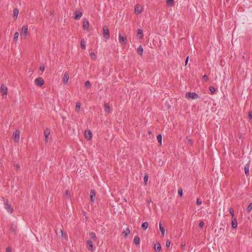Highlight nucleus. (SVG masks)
I'll return each mask as SVG.
<instances>
[{"label": "nucleus", "mask_w": 252, "mask_h": 252, "mask_svg": "<svg viewBox=\"0 0 252 252\" xmlns=\"http://www.w3.org/2000/svg\"><path fill=\"white\" fill-rule=\"evenodd\" d=\"M166 4L168 5H173L174 4V0H166Z\"/></svg>", "instance_id": "34"}, {"label": "nucleus", "mask_w": 252, "mask_h": 252, "mask_svg": "<svg viewBox=\"0 0 252 252\" xmlns=\"http://www.w3.org/2000/svg\"><path fill=\"white\" fill-rule=\"evenodd\" d=\"M87 247L89 250L91 251H94L93 244V242L91 240H88L87 241Z\"/></svg>", "instance_id": "12"}, {"label": "nucleus", "mask_w": 252, "mask_h": 252, "mask_svg": "<svg viewBox=\"0 0 252 252\" xmlns=\"http://www.w3.org/2000/svg\"><path fill=\"white\" fill-rule=\"evenodd\" d=\"M137 51H138V53L140 54V55H142V53H143V49L142 47V46H140L138 48H137Z\"/></svg>", "instance_id": "33"}, {"label": "nucleus", "mask_w": 252, "mask_h": 252, "mask_svg": "<svg viewBox=\"0 0 252 252\" xmlns=\"http://www.w3.org/2000/svg\"><path fill=\"white\" fill-rule=\"evenodd\" d=\"M203 79L205 81H207L208 80V77L206 75H204L203 76Z\"/></svg>", "instance_id": "49"}, {"label": "nucleus", "mask_w": 252, "mask_h": 252, "mask_svg": "<svg viewBox=\"0 0 252 252\" xmlns=\"http://www.w3.org/2000/svg\"><path fill=\"white\" fill-rule=\"evenodd\" d=\"M154 249L156 252H158L161 250V246L159 243H156L154 245Z\"/></svg>", "instance_id": "18"}, {"label": "nucleus", "mask_w": 252, "mask_h": 252, "mask_svg": "<svg viewBox=\"0 0 252 252\" xmlns=\"http://www.w3.org/2000/svg\"><path fill=\"white\" fill-rule=\"evenodd\" d=\"M188 61H189V57H188L186 60H185V63H188Z\"/></svg>", "instance_id": "52"}, {"label": "nucleus", "mask_w": 252, "mask_h": 252, "mask_svg": "<svg viewBox=\"0 0 252 252\" xmlns=\"http://www.w3.org/2000/svg\"><path fill=\"white\" fill-rule=\"evenodd\" d=\"M157 140L159 142V144L161 145V141H162V135H161V134H159L158 135V136L157 137Z\"/></svg>", "instance_id": "31"}, {"label": "nucleus", "mask_w": 252, "mask_h": 252, "mask_svg": "<svg viewBox=\"0 0 252 252\" xmlns=\"http://www.w3.org/2000/svg\"><path fill=\"white\" fill-rule=\"evenodd\" d=\"M82 16V12L79 11H76L75 12V19L76 20H79L81 18Z\"/></svg>", "instance_id": "15"}, {"label": "nucleus", "mask_w": 252, "mask_h": 252, "mask_svg": "<svg viewBox=\"0 0 252 252\" xmlns=\"http://www.w3.org/2000/svg\"><path fill=\"white\" fill-rule=\"evenodd\" d=\"M80 44H81V47L82 49H85L86 48V42L85 41V40L84 39H82L81 40V43H80Z\"/></svg>", "instance_id": "30"}, {"label": "nucleus", "mask_w": 252, "mask_h": 252, "mask_svg": "<svg viewBox=\"0 0 252 252\" xmlns=\"http://www.w3.org/2000/svg\"><path fill=\"white\" fill-rule=\"evenodd\" d=\"M90 237L91 239H93L94 241H96L97 240V237L95 235V234L94 232H90L89 233Z\"/></svg>", "instance_id": "22"}, {"label": "nucleus", "mask_w": 252, "mask_h": 252, "mask_svg": "<svg viewBox=\"0 0 252 252\" xmlns=\"http://www.w3.org/2000/svg\"><path fill=\"white\" fill-rule=\"evenodd\" d=\"M85 86L88 88H90L91 87V83L89 81H87L85 83Z\"/></svg>", "instance_id": "36"}, {"label": "nucleus", "mask_w": 252, "mask_h": 252, "mask_svg": "<svg viewBox=\"0 0 252 252\" xmlns=\"http://www.w3.org/2000/svg\"><path fill=\"white\" fill-rule=\"evenodd\" d=\"M90 56L93 59H95L96 58V56H95V55L94 53L93 52H91L90 53Z\"/></svg>", "instance_id": "46"}, {"label": "nucleus", "mask_w": 252, "mask_h": 252, "mask_svg": "<svg viewBox=\"0 0 252 252\" xmlns=\"http://www.w3.org/2000/svg\"><path fill=\"white\" fill-rule=\"evenodd\" d=\"M249 117L250 118V119H252V111H250L249 112Z\"/></svg>", "instance_id": "50"}, {"label": "nucleus", "mask_w": 252, "mask_h": 252, "mask_svg": "<svg viewBox=\"0 0 252 252\" xmlns=\"http://www.w3.org/2000/svg\"><path fill=\"white\" fill-rule=\"evenodd\" d=\"M143 7L140 5H136L135 7V13L136 14L141 13L143 11Z\"/></svg>", "instance_id": "8"}, {"label": "nucleus", "mask_w": 252, "mask_h": 252, "mask_svg": "<svg viewBox=\"0 0 252 252\" xmlns=\"http://www.w3.org/2000/svg\"><path fill=\"white\" fill-rule=\"evenodd\" d=\"M138 35H140V36L139 37L140 39H141L143 37V30L141 29H138V32H137Z\"/></svg>", "instance_id": "32"}, {"label": "nucleus", "mask_w": 252, "mask_h": 252, "mask_svg": "<svg viewBox=\"0 0 252 252\" xmlns=\"http://www.w3.org/2000/svg\"><path fill=\"white\" fill-rule=\"evenodd\" d=\"M130 230L128 228H127L125 230L122 232V234L124 235L125 238H126L127 236L130 234Z\"/></svg>", "instance_id": "19"}, {"label": "nucleus", "mask_w": 252, "mask_h": 252, "mask_svg": "<svg viewBox=\"0 0 252 252\" xmlns=\"http://www.w3.org/2000/svg\"><path fill=\"white\" fill-rule=\"evenodd\" d=\"M150 201H151V200H148V202H150Z\"/></svg>", "instance_id": "56"}, {"label": "nucleus", "mask_w": 252, "mask_h": 252, "mask_svg": "<svg viewBox=\"0 0 252 252\" xmlns=\"http://www.w3.org/2000/svg\"><path fill=\"white\" fill-rule=\"evenodd\" d=\"M196 204L197 205H200L202 204V201L199 198H197L196 200Z\"/></svg>", "instance_id": "45"}, {"label": "nucleus", "mask_w": 252, "mask_h": 252, "mask_svg": "<svg viewBox=\"0 0 252 252\" xmlns=\"http://www.w3.org/2000/svg\"><path fill=\"white\" fill-rule=\"evenodd\" d=\"M178 194L180 195V196H182L183 195V190L181 188L179 189H178Z\"/></svg>", "instance_id": "40"}, {"label": "nucleus", "mask_w": 252, "mask_h": 252, "mask_svg": "<svg viewBox=\"0 0 252 252\" xmlns=\"http://www.w3.org/2000/svg\"><path fill=\"white\" fill-rule=\"evenodd\" d=\"M159 230L161 232L162 236H164L165 233V229L160 223H159Z\"/></svg>", "instance_id": "29"}, {"label": "nucleus", "mask_w": 252, "mask_h": 252, "mask_svg": "<svg viewBox=\"0 0 252 252\" xmlns=\"http://www.w3.org/2000/svg\"><path fill=\"white\" fill-rule=\"evenodd\" d=\"M209 90L212 94H214L216 92V89L213 86L209 87Z\"/></svg>", "instance_id": "35"}, {"label": "nucleus", "mask_w": 252, "mask_h": 252, "mask_svg": "<svg viewBox=\"0 0 252 252\" xmlns=\"http://www.w3.org/2000/svg\"><path fill=\"white\" fill-rule=\"evenodd\" d=\"M17 227L14 224H12L10 226V231H12L13 233H15Z\"/></svg>", "instance_id": "28"}, {"label": "nucleus", "mask_w": 252, "mask_h": 252, "mask_svg": "<svg viewBox=\"0 0 252 252\" xmlns=\"http://www.w3.org/2000/svg\"><path fill=\"white\" fill-rule=\"evenodd\" d=\"M81 108V103L79 102H77L75 106V111L78 112L80 111Z\"/></svg>", "instance_id": "25"}, {"label": "nucleus", "mask_w": 252, "mask_h": 252, "mask_svg": "<svg viewBox=\"0 0 252 252\" xmlns=\"http://www.w3.org/2000/svg\"><path fill=\"white\" fill-rule=\"evenodd\" d=\"M3 199L4 201V208L6 210L7 212L12 213L13 211V208L11 204H9L8 200L4 199V198H3Z\"/></svg>", "instance_id": "1"}, {"label": "nucleus", "mask_w": 252, "mask_h": 252, "mask_svg": "<svg viewBox=\"0 0 252 252\" xmlns=\"http://www.w3.org/2000/svg\"><path fill=\"white\" fill-rule=\"evenodd\" d=\"M126 37L122 36L121 34L119 35V42L124 45L126 44Z\"/></svg>", "instance_id": "10"}, {"label": "nucleus", "mask_w": 252, "mask_h": 252, "mask_svg": "<svg viewBox=\"0 0 252 252\" xmlns=\"http://www.w3.org/2000/svg\"><path fill=\"white\" fill-rule=\"evenodd\" d=\"M133 242L135 245H139L140 243V238L138 236H135L134 238Z\"/></svg>", "instance_id": "24"}, {"label": "nucleus", "mask_w": 252, "mask_h": 252, "mask_svg": "<svg viewBox=\"0 0 252 252\" xmlns=\"http://www.w3.org/2000/svg\"><path fill=\"white\" fill-rule=\"evenodd\" d=\"M204 222H203V221H200L199 222V227H200V228L203 227V226H204Z\"/></svg>", "instance_id": "47"}, {"label": "nucleus", "mask_w": 252, "mask_h": 252, "mask_svg": "<svg viewBox=\"0 0 252 252\" xmlns=\"http://www.w3.org/2000/svg\"><path fill=\"white\" fill-rule=\"evenodd\" d=\"M83 26L84 30H87L89 27V23L88 20L84 19Z\"/></svg>", "instance_id": "16"}, {"label": "nucleus", "mask_w": 252, "mask_h": 252, "mask_svg": "<svg viewBox=\"0 0 252 252\" xmlns=\"http://www.w3.org/2000/svg\"><path fill=\"white\" fill-rule=\"evenodd\" d=\"M50 133V130L48 128H46L44 130V135H45V141L46 143H47L49 140V135Z\"/></svg>", "instance_id": "6"}, {"label": "nucleus", "mask_w": 252, "mask_h": 252, "mask_svg": "<svg viewBox=\"0 0 252 252\" xmlns=\"http://www.w3.org/2000/svg\"><path fill=\"white\" fill-rule=\"evenodd\" d=\"M28 26H23L22 28L21 34H23L25 36H27L28 34Z\"/></svg>", "instance_id": "14"}, {"label": "nucleus", "mask_w": 252, "mask_h": 252, "mask_svg": "<svg viewBox=\"0 0 252 252\" xmlns=\"http://www.w3.org/2000/svg\"><path fill=\"white\" fill-rule=\"evenodd\" d=\"M20 132L19 130H16L13 134V137L15 142L17 143L19 141Z\"/></svg>", "instance_id": "4"}, {"label": "nucleus", "mask_w": 252, "mask_h": 252, "mask_svg": "<svg viewBox=\"0 0 252 252\" xmlns=\"http://www.w3.org/2000/svg\"><path fill=\"white\" fill-rule=\"evenodd\" d=\"M148 223L147 222H145L142 223L141 227L143 230H145L148 228Z\"/></svg>", "instance_id": "26"}, {"label": "nucleus", "mask_w": 252, "mask_h": 252, "mask_svg": "<svg viewBox=\"0 0 252 252\" xmlns=\"http://www.w3.org/2000/svg\"><path fill=\"white\" fill-rule=\"evenodd\" d=\"M44 81L41 77H38L35 80V84L38 86H41L44 84Z\"/></svg>", "instance_id": "5"}, {"label": "nucleus", "mask_w": 252, "mask_h": 252, "mask_svg": "<svg viewBox=\"0 0 252 252\" xmlns=\"http://www.w3.org/2000/svg\"><path fill=\"white\" fill-rule=\"evenodd\" d=\"M252 210V203H250L247 208V210L248 212H250Z\"/></svg>", "instance_id": "39"}, {"label": "nucleus", "mask_w": 252, "mask_h": 252, "mask_svg": "<svg viewBox=\"0 0 252 252\" xmlns=\"http://www.w3.org/2000/svg\"><path fill=\"white\" fill-rule=\"evenodd\" d=\"M150 201H151V200H148V202H150Z\"/></svg>", "instance_id": "55"}, {"label": "nucleus", "mask_w": 252, "mask_h": 252, "mask_svg": "<svg viewBox=\"0 0 252 252\" xmlns=\"http://www.w3.org/2000/svg\"><path fill=\"white\" fill-rule=\"evenodd\" d=\"M69 73L67 72H65L63 76V82L64 84H66L69 79Z\"/></svg>", "instance_id": "13"}, {"label": "nucleus", "mask_w": 252, "mask_h": 252, "mask_svg": "<svg viewBox=\"0 0 252 252\" xmlns=\"http://www.w3.org/2000/svg\"><path fill=\"white\" fill-rule=\"evenodd\" d=\"M189 143L190 145L192 144V141L191 139H189L188 140Z\"/></svg>", "instance_id": "51"}, {"label": "nucleus", "mask_w": 252, "mask_h": 252, "mask_svg": "<svg viewBox=\"0 0 252 252\" xmlns=\"http://www.w3.org/2000/svg\"><path fill=\"white\" fill-rule=\"evenodd\" d=\"M18 13H19V10L17 8H14L13 9V17L15 19H17Z\"/></svg>", "instance_id": "23"}, {"label": "nucleus", "mask_w": 252, "mask_h": 252, "mask_svg": "<svg viewBox=\"0 0 252 252\" xmlns=\"http://www.w3.org/2000/svg\"><path fill=\"white\" fill-rule=\"evenodd\" d=\"M90 200L92 203H94L95 199V191L94 189H92L90 191Z\"/></svg>", "instance_id": "7"}, {"label": "nucleus", "mask_w": 252, "mask_h": 252, "mask_svg": "<svg viewBox=\"0 0 252 252\" xmlns=\"http://www.w3.org/2000/svg\"><path fill=\"white\" fill-rule=\"evenodd\" d=\"M148 180V174H145L144 176V181L145 185L147 184Z\"/></svg>", "instance_id": "37"}, {"label": "nucleus", "mask_w": 252, "mask_h": 252, "mask_svg": "<svg viewBox=\"0 0 252 252\" xmlns=\"http://www.w3.org/2000/svg\"><path fill=\"white\" fill-rule=\"evenodd\" d=\"M237 227V222L235 218H232V227L236 228Z\"/></svg>", "instance_id": "17"}, {"label": "nucleus", "mask_w": 252, "mask_h": 252, "mask_svg": "<svg viewBox=\"0 0 252 252\" xmlns=\"http://www.w3.org/2000/svg\"><path fill=\"white\" fill-rule=\"evenodd\" d=\"M229 212L231 215L232 216V218H234V211L232 208H230Z\"/></svg>", "instance_id": "41"}, {"label": "nucleus", "mask_w": 252, "mask_h": 252, "mask_svg": "<svg viewBox=\"0 0 252 252\" xmlns=\"http://www.w3.org/2000/svg\"><path fill=\"white\" fill-rule=\"evenodd\" d=\"M186 97L188 99L191 98L192 99H195L199 98L198 95L195 93H189L188 92L186 94Z\"/></svg>", "instance_id": "2"}, {"label": "nucleus", "mask_w": 252, "mask_h": 252, "mask_svg": "<svg viewBox=\"0 0 252 252\" xmlns=\"http://www.w3.org/2000/svg\"><path fill=\"white\" fill-rule=\"evenodd\" d=\"M150 201H151V200H148V202H150Z\"/></svg>", "instance_id": "54"}, {"label": "nucleus", "mask_w": 252, "mask_h": 252, "mask_svg": "<svg viewBox=\"0 0 252 252\" xmlns=\"http://www.w3.org/2000/svg\"><path fill=\"white\" fill-rule=\"evenodd\" d=\"M19 37V33L18 32H16L14 34L13 40L15 42H17Z\"/></svg>", "instance_id": "27"}, {"label": "nucleus", "mask_w": 252, "mask_h": 252, "mask_svg": "<svg viewBox=\"0 0 252 252\" xmlns=\"http://www.w3.org/2000/svg\"><path fill=\"white\" fill-rule=\"evenodd\" d=\"M15 167L16 168V170H18V169L19 168V166L18 165H15Z\"/></svg>", "instance_id": "53"}, {"label": "nucleus", "mask_w": 252, "mask_h": 252, "mask_svg": "<svg viewBox=\"0 0 252 252\" xmlns=\"http://www.w3.org/2000/svg\"><path fill=\"white\" fill-rule=\"evenodd\" d=\"M85 136L87 140H90L92 137V133L90 130H86L85 131Z\"/></svg>", "instance_id": "11"}, {"label": "nucleus", "mask_w": 252, "mask_h": 252, "mask_svg": "<svg viewBox=\"0 0 252 252\" xmlns=\"http://www.w3.org/2000/svg\"><path fill=\"white\" fill-rule=\"evenodd\" d=\"M110 107L108 103H105L104 104V111L105 112L109 113L110 112Z\"/></svg>", "instance_id": "20"}, {"label": "nucleus", "mask_w": 252, "mask_h": 252, "mask_svg": "<svg viewBox=\"0 0 252 252\" xmlns=\"http://www.w3.org/2000/svg\"><path fill=\"white\" fill-rule=\"evenodd\" d=\"M65 194L67 197L69 198L70 196L69 191L68 190H66L65 192Z\"/></svg>", "instance_id": "43"}, {"label": "nucleus", "mask_w": 252, "mask_h": 252, "mask_svg": "<svg viewBox=\"0 0 252 252\" xmlns=\"http://www.w3.org/2000/svg\"><path fill=\"white\" fill-rule=\"evenodd\" d=\"M250 163H247L244 167V171L246 175H248L249 173Z\"/></svg>", "instance_id": "21"}, {"label": "nucleus", "mask_w": 252, "mask_h": 252, "mask_svg": "<svg viewBox=\"0 0 252 252\" xmlns=\"http://www.w3.org/2000/svg\"><path fill=\"white\" fill-rule=\"evenodd\" d=\"M61 233H62V237L63 238H64L66 239H67L66 234L65 233H64L62 230H61Z\"/></svg>", "instance_id": "42"}, {"label": "nucleus", "mask_w": 252, "mask_h": 252, "mask_svg": "<svg viewBox=\"0 0 252 252\" xmlns=\"http://www.w3.org/2000/svg\"><path fill=\"white\" fill-rule=\"evenodd\" d=\"M170 241L169 240H167L166 242V246L167 248H169L170 247Z\"/></svg>", "instance_id": "48"}, {"label": "nucleus", "mask_w": 252, "mask_h": 252, "mask_svg": "<svg viewBox=\"0 0 252 252\" xmlns=\"http://www.w3.org/2000/svg\"><path fill=\"white\" fill-rule=\"evenodd\" d=\"M12 248L8 247L6 249L5 252H12Z\"/></svg>", "instance_id": "44"}, {"label": "nucleus", "mask_w": 252, "mask_h": 252, "mask_svg": "<svg viewBox=\"0 0 252 252\" xmlns=\"http://www.w3.org/2000/svg\"><path fill=\"white\" fill-rule=\"evenodd\" d=\"M0 93L2 95H6L7 93V88L3 84L0 87Z\"/></svg>", "instance_id": "9"}, {"label": "nucleus", "mask_w": 252, "mask_h": 252, "mask_svg": "<svg viewBox=\"0 0 252 252\" xmlns=\"http://www.w3.org/2000/svg\"><path fill=\"white\" fill-rule=\"evenodd\" d=\"M103 35L106 39H108L110 37L109 31L108 28L106 26L103 28Z\"/></svg>", "instance_id": "3"}, {"label": "nucleus", "mask_w": 252, "mask_h": 252, "mask_svg": "<svg viewBox=\"0 0 252 252\" xmlns=\"http://www.w3.org/2000/svg\"><path fill=\"white\" fill-rule=\"evenodd\" d=\"M45 69V66L43 64H41L39 67V70L41 71V73L43 72Z\"/></svg>", "instance_id": "38"}]
</instances>
